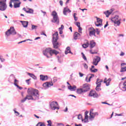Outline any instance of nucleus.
<instances>
[{
  "instance_id": "obj_50",
  "label": "nucleus",
  "mask_w": 126,
  "mask_h": 126,
  "mask_svg": "<svg viewBox=\"0 0 126 126\" xmlns=\"http://www.w3.org/2000/svg\"><path fill=\"white\" fill-rule=\"evenodd\" d=\"M78 120H82V115L81 114H79L78 116Z\"/></svg>"
},
{
  "instance_id": "obj_31",
  "label": "nucleus",
  "mask_w": 126,
  "mask_h": 126,
  "mask_svg": "<svg viewBox=\"0 0 126 126\" xmlns=\"http://www.w3.org/2000/svg\"><path fill=\"white\" fill-rule=\"evenodd\" d=\"M28 75L30 76V77H32V78H33V79L36 80L37 79V77L34 75V74L31 73H28Z\"/></svg>"
},
{
  "instance_id": "obj_56",
  "label": "nucleus",
  "mask_w": 126,
  "mask_h": 126,
  "mask_svg": "<svg viewBox=\"0 0 126 126\" xmlns=\"http://www.w3.org/2000/svg\"><path fill=\"white\" fill-rule=\"evenodd\" d=\"M83 65H84L85 68H86V69L88 68V66L87 65V64L86 63H84Z\"/></svg>"
},
{
  "instance_id": "obj_4",
  "label": "nucleus",
  "mask_w": 126,
  "mask_h": 126,
  "mask_svg": "<svg viewBox=\"0 0 126 126\" xmlns=\"http://www.w3.org/2000/svg\"><path fill=\"white\" fill-rule=\"evenodd\" d=\"M12 3H14V8H18V7H20L21 1H20V0H11V1L9 2V6L11 7V8L13 7Z\"/></svg>"
},
{
  "instance_id": "obj_42",
  "label": "nucleus",
  "mask_w": 126,
  "mask_h": 126,
  "mask_svg": "<svg viewBox=\"0 0 126 126\" xmlns=\"http://www.w3.org/2000/svg\"><path fill=\"white\" fill-rule=\"evenodd\" d=\"M81 54L82 55V57L84 61H87V58H86V56H85V55H84L83 53H82Z\"/></svg>"
},
{
  "instance_id": "obj_6",
  "label": "nucleus",
  "mask_w": 126,
  "mask_h": 126,
  "mask_svg": "<svg viewBox=\"0 0 126 126\" xmlns=\"http://www.w3.org/2000/svg\"><path fill=\"white\" fill-rule=\"evenodd\" d=\"M111 21L114 23L115 26H120L122 19L118 15H116L115 17L112 18Z\"/></svg>"
},
{
  "instance_id": "obj_45",
  "label": "nucleus",
  "mask_w": 126,
  "mask_h": 126,
  "mask_svg": "<svg viewBox=\"0 0 126 126\" xmlns=\"http://www.w3.org/2000/svg\"><path fill=\"white\" fill-rule=\"evenodd\" d=\"M90 70L92 72H97L98 71V69L94 68V69H90Z\"/></svg>"
},
{
  "instance_id": "obj_11",
  "label": "nucleus",
  "mask_w": 126,
  "mask_h": 126,
  "mask_svg": "<svg viewBox=\"0 0 126 126\" xmlns=\"http://www.w3.org/2000/svg\"><path fill=\"white\" fill-rule=\"evenodd\" d=\"M82 88L83 89L84 92L85 93L89 91V89H90V87L88 84H85L83 85Z\"/></svg>"
},
{
  "instance_id": "obj_40",
  "label": "nucleus",
  "mask_w": 126,
  "mask_h": 126,
  "mask_svg": "<svg viewBox=\"0 0 126 126\" xmlns=\"http://www.w3.org/2000/svg\"><path fill=\"white\" fill-rule=\"evenodd\" d=\"M36 126H46L45 124L42 123V122H39L37 125Z\"/></svg>"
},
{
  "instance_id": "obj_33",
  "label": "nucleus",
  "mask_w": 126,
  "mask_h": 126,
  "mask_svg": "<svg viewBox=\"0 0 126 126\" xmlns=\"http://www.w3.org/2000/svg\"><path fill=\"white\" fill-rule=\"evenodd\" d=\"M96 85L97 86L95 88V90H96V91H101V88H99V87H101V83Z\"/></svg>"
},
{
  "instance_id": "obj_2",
  "label": "nucleus",
  "mask_w": 126,
  "mask_h": 126,
  "mask_svg": "<svg viewBox=\"0 0 126 126\" xmlns=\"http://www.w3.org/2000/svg\"><path fill=\"white\" fill-rule=\"evenodd\" d=\"M43 54L47 59H50L52 58L53 55L57 56V55L60 54V52L55 49H52L51 48H48L43 51Z\"/></svg>"
},
{
  "instance_id": "obj_54",
  "label": "nucleus",
  "mask_w": 126,
  "mask_h": 126,
  "mask_svg": "<svg viewBox=\"0 0 126 126\" xmlns=\"http://www.w3.org/2000/svg\"><path fill=\"white\" fill-rule=\"evenodd\" d=\"M76 26H77V27L79 28L80 27V23L79 22H77L76 23Z\"/></svg>"
},
{
  "instance_id": "obj_20",
  "label": "nucleus",
  "mask_w": 126,
  "mask_h": 126,
  "mask_svg": "<svg viewBox=\"0 0 126 126\" xmlns=\"http://www.w3.org/2000/svg\"><path fill=\"white\" fill-rule=\"evenodd\" d=\"M74 40H77L80 36H81V34L80 33H78V32H75L74 34Z\"/></svg>"
},
{
  "instance_id": "obj_57",
  "label": "nucleus",
  "mask_w": 126,
  "mask_h": 126,
  "mask_svg": "<svg viewBox=\"0 0 126 126\" xmlns=\"http://www.w3.org/2000/svg\"><path fill=\"white\" fill-rule=\"evenodd\" d=\"M120 57H124L125 56V53L121 52V54H120Z\"/></svg>"
},
{
  "instance_id": "obj_63",
  "label": "nucleus",
  "mask_w": 126,
  "mask_h": 126,
  "mask_svg": "<svg viewBox=\"0 0 126 126\" xmlns=\"http://www.w3.org/2000/svg\"><path fill=\"white\" fill-rule=\"evenodd\" d=\"M41 12L43 13V15L44 16H45V15L47 13L46 12L43 11V10H41Z\"/></svg>"
},
{
  "instance_id": "obj_5",
  "label": "nucleus",
  "mask_w": 126,
  "mask_h": 126,
  "mask_svg": "<svg viewBox=\"0 0 126 126\" xmlns=\"http://www.w3.org/2000/svg\"><path fill=\"white\" fill-rule=\"evenodd\" d=\"M51 15L53 17V19L51 20V22L56 23V24H60V19L58 15V13H57L56 11H53L52 12Z\"/></svg>"
},
{
  "instance_id": "obj_24",
  "label": "nucleus",
  "mask_w": 126,
  "mask_h": 126,
  "mask_svg": "<svg viewBox=\"0 0 126 126\" xmlns=\"http://www.w3.org/2000/svg\"><path fill=\"white\" fill-rule=\"evenodd\" d=\"M77 87L75 86V85H73V86H69L68 87V89L69 90H70V91H75L76 90Z\"/></svg>"
},
{
  "instance_id": "obj_16",
  "label": "nucleus",
  "mask_w": 126,
  "mask_h": 126,
  "mask_svg": "<svg viewBox=\"0 0 126 126\" xmlns=\"http://www.w3.org/2000/svg\"><path fill=\"white\" fill-rule=\"evenodd\" d=\"M89 96H90V97H93L94 98H97V97H98V94L93 91H91Z\"/></svg>"
},
{
  "instance_id": "obj_25",
  "label": "nucleus",
  "mask_w": 126,
  "mask_h": 126,
  "mask_svg": "<svg viewBox=\"0 0 126 126\" xmlns=\"http://www.w3.org/2000/svg\"><path fill=\"white\" fill-rule=\"evenodd\" d=\"M10 30L11 31V35H16V32L15 31V30L14 29V28L13 27H11L10 28Z\"/></svg>"
},
{
  "instance_id": "obj_23",
  "label": "nucleus",
  "mask_w": 126,
  "mask_h": 126,
  "mask_svg": "<svg viewBox=\"0 0 126 126\" xmlns=\"http://www.w3.org/2000/svg\"><path fill=\"white\" fill-rule=\"evenodd\" d=\"M67 54H71V55H73L72 52L70 51V47L68 46L66 48L65 51V54L67 55Z\"/></svg>"
},
{
  "instance_id": "obj_58",
  "label": "nucleus",
  "mask_w": 126,
  "mask_h": 126,
  "mask_svg": "<svg viewBox=\"0 0 126 126\" xmlns=\"http://www.w3.org/2000/svg\"><path fill=\"white\" fill-rule=\"evenodd\" d=\"M30 80H31V79H29L26 80V82H27V83L28 85H29V81H30Z\"/></svg>"
},
{
  "instance_id": "obj_17",
  "label": "nucleus",
  "mask_w": 126,
  "mask_h": 126,
  "mask_svg": "<svg viewBox=\"0 0 126 126\" xmlns=\"http://www.w3.org/2000/svg\"><path fill=\"white\" fill-rule=\"evenodd\" d=\"M40 79L42 81H46L48 80V76L45 75H40Z\"/></svg>"
},
{
  "instance_id": "obj_48",
  "label": "nucleus",
  "mask_w": 126,
  "mask_h": 126,
  "mask_svg": "<svg viewBox=\"0 0 126 126\" xmlns=\"http://www.w3.org/2000/svg\"><path fill=\"white\" fill-rule=\"evenodd\" d=\"M0 60L2 63H3L5 60L2 58V56H0Z\"/></svg>"
},
{
  "instance_id": "obj_41",
  "label": "nucleus",
  "mask_w": 126,
  "mask_h": 126,
  "mask_svg": "<svg viewBox=\"0 0 126 126\" xmlns=\"http://www.w3.org/2000/svg\"><path fill=\"white\" fill-rule=\"evenodd\" d=\"M38 26H35L34 25H32V30H36Z\"/></svg>"
},
{
  "instance_id": "obj_32",
  "label": "nucleus",
  "mask_w": 126,
  "mask_h": 126,
  "mask_svg": "<svg viewBox=\"0 0 126 126\" xmlns=\"http://www.w3.org/2000/svg\"><path fill=\"white\" fill-rule=\"evenodd\" d=\"M28 9L29 10L26 11L27 13H31L32 14H33V13H34V10H33V9L28 8Z\"/></svg>"
},
{
  "instance_id": "obj_12",
  "label": "nucleus",
  "mask_w": 126,
  "mask_h": 126,
  "mask_svg": "<svg viewBox=\"0 0 126 126\" xmlns=\"http://www.w3.org/2000/svg\"><path fill=\"white\" fill-rule=\"evenodd\" d=\"M7 6L6 3H0V10L1 11H4L6 9Z\"/></svg>"
},
{
  "instance_id": "obj_14",
  "label": "nucleus",
  "mask_w": 126,
  "mask_h": 126,
  "mask_svg": "<svg viewBox=\"0 0 126 126\" xmlns=\"http://www.w3.org/2000/svg\"><path fill=\"white\" fill-rule=\"evenodd\" d=\"M96 22H95V26H97V27L99 26H102V19L96 17Z\"/></svg>"
},
{
  "instance_id": "obj_52",
  "label": "nucleus",
  "mask_w": 126,
  "mask_h": 126,
  "mask_svg": "<svg viewBox=\"0 0 126 126\" xmlns=\"http://www.w3.org/2000/svg\"><path fill=\"white\" fill-rule=\"evenodd\" d=\"M126 66V63H121V67H125Z\"/></svg>"
},
{
  "instance_id": "obj_18",
  "label": "nucleus",
  "mask_w": 126,
  "mask_h": 126,
  "mask_svg": "<svg viewBox=\"0 0 126 126\" xmlns=\"http://www.w3.org/2000/svg\"><path fill=\"white\" fill-rule=\"evenodd\" d=\"M17 82H18V80H17L15 78V79L14 80V85H15L16 87L20 89V90H22V89H23V88L17 85Z\"/></svg>"
},
{
  "instance_id": "obj_37",
  "label": "nucleus",
  "mask_w": 126,
  "mask_h": 126,
  "mask_svg": "<svg viewBox=\"0 0 126 126\" xmlns=\"http://www.w3.org/2000/svg\"><path fill=\"white\" fill-rule=\"evenodd\" d=\"M82 122H84V123H87V121H88V115H85V120H83L82 119Z\"/></svg>"
},
{
  "instance_id": "obj_62",
  "label": "nucleus",
  "mask_w": 126,
  "mask_h": 126,
  "mask_svg": "<svg viewBox=\"0 0 126 126\" xmlns=\"http://www.w3.org/2000/svg\"><path fill=\"white\" fill-rule=\"evenodd\" d=\"M94 111V109H92L90 110V115H91V114H92L93 112V111Z\"/></svg>"
},
{
  "instance_id": "obj_10",
  "label": "nucleus",
  "mask_w": 126,
  "mask_h": 126,
  "mask_svg": "<svg viewBox=\"0 0 126 126\" xmlns=\"http://www.w3.org/2000/svg\"><path fill=\"white\" fill-rule=\"evenodd\" d=\"M119 88L122 90V91H126V81L124 82H121L119 84Z\"/></svg>"
},
{
  "instance_id": "obj_34",
  "label": "nucleus",
  "mask_w": 126,
  "mask_h": 126,
  "mask_svg": "<svg viewBox=\"0 0 126 126\" xmlns=\"http://www.w3.org/2000/svg\"><path fill=\"white\" fill-rule=\"evenodd\" d=\"M27 99H28V100H31V99H29V97H28V95H26V96L25 97V98H24V99H22V100H21V103H24V102H26V100H27Z\"/></svg>"
},
{
  "instance_id": "obj_38",
  "label": "nucleus",
  "mask_w": 126,
  "mask_h": 126,
  "mask_svg": "<svg viewBox=\"0 0 126 126\" xmlns=\"http://www.w3.org/2000/svg\"><path fill=\"white\" fill-rule=\"evenodd\" d=\"M126 71V66L125 67H122L120 72H125Z\"/></svg>"
},
{
  "instance_id": "obj_59",
  "label": "nucleus",
  "mask_w": 126,
  "mask_h": 126,
  "mask_svg": "<svg viewBox=\"0 0 126 126\" xmlns=\"http://www.w3.org/2000/svg\"><path fill=\"white\" fill-rule=\"evenodd\" d=\"M63 28H64V27L63 26V25H61V28H59V30H63Z\"/></svg>"
},
{
  "instance_id": "obj_13",
  "label": "nucleus",
  "mask_w": 126,
  "mask_h": 126,
  "mask_svg": "<svg viewBox=\"0 0 126 126\" xmlns=\"http://www.w3.org/2000/svg\"><path fill=\"white\" fill-rule=\"evenodd\" d=\"M88 30L89 32V36H90V37H92L93 36V35H94V33H95V32L96 31V30H95L93 28V27L89 28Z\"/></svg>"
},
{
  "instance_id": "obj_21",
  "label": "nucleus",
  "mask_w": 126,
  "mask_h": 126,
  "mask_svg": "<svg viewBox=\"0 0 126 126\" xmlns=\"http://www.w3.org/2000/svg\"><path fill=\"white\" fill-rule=\"evenodd\" d=\"M99 113L98 112H93L90 114V119H94L95 118V116H98Z\"/></svg>"
},
{
  "instance_id": "obj_60",
  "label": "nucleus",
  "mask_w": 126,
  "mask_h": 126,
  "mask_svg": "<svg viewBox=\"0 0 126 126\" xmlns=\"http://www.w3.org/2000/svg\"><path fill=\"white\" fill-rule=\"evenodd\" d=\"M89 77V76H87L86 77L85 80H86V82H90V81H89V80H88V77Z\"/></svg>"
},
{
  "instance_id": "obj_44",
  "label": "nucleus",
  "mask_w": 126,
  "mask_h": 126,
  "mask_svg": "<svg viewBox=\"0 0 126 126\" xmlns=\"http://www.w3.org/2000/svg\"><path fill=\"white\" fill-rule=\"evenodd\" d=\"M56 125L57 126H64V125L61 123H57Z\"/></svg>"
},
{
  "instance_id": "obj_29",
  "label": "nucleus",
  "mask_w": 126,
  "mask_h": 126,
  "mask_svg": "<svg viewBox=\"0 0 126 126\" xmlns=\"http://www.w3.org/2000/svg\"><path fill=\"white\" fill-rule=\"evenodd\" d=\"M77 93L78 94H82V93H85L84 91H83V89L82 88H79L77 90Z\"/></svg>"
},
{
  "instance_id": "obj_22",
  "label": "nucleus",
  "mask_w": 126,
  "mask_h": 126,
  "mask_svg": "<svg viewBox=\"0 0 126 126\" xmlns=\"http://www.w3.org/2000/svg\"><path fill=\"white\" fill-rule=\"evenodd\" d=\"M95 46H96V42H95V41H94V40L91 41L90 43V49H93V48H94V47H95Z\"/></svg>"
},
{
  "instance_id": "obj_35",
  "label": "nucleus",
  "mask_w": 126,
  "mask_h": 126,
  "mask_svg": "<svg viewBox=\"0 0 126 126\" xmlns=\"http://www.w3.org/2000/svg\"><path fill=\"white\" fill-rule=\"evenodd\" d=\"M82 47L84 49H86V48H88V47H89V43L87 42L86 43H84V44L82 45Z\"/></svg>"
},
{
  "instance_id": "obj_55",
  "label": "nucleus",
  "mask_w": 126,
  "mask_h": 126,
  "mask_svg": "<svg viewBox=\"0 0 126 126\" xmlns=\"http://www.w3.org/2000/svg\"><path fill=\"white\" fill-rule=\"evenodd\" d=\"M96 32L97 35H99L100 34V31H99V29H96Z\"/></svg>"
},
{
  "instance_id": "obj_53",
  "label": "nucleus",
  "mask_w": 126,
  "mask_h": 126,
  "mask_svg": "<svg viewBox=\"0 0 126 126\" xmlns=\"http://www.w3.org/2000/svg\"><path fill=\"white\" fill-rule=\"evenodd\" d=\"M59 3L60 5H61V6H63V0H60L59 1Z\"/></svg>"
},
{
  "instance_id": "obj_30",
  "label": "nucleus",
  "mask_w": 126,
  "mask_h": 126,
  "mask_svg": "<svg viewBox=\"0 0 126 126\" xmlns=\"http://www.w3.org/2000/svg\"><path fill=\"white\" fill-rule=\"evenodd\" d=\"M10 30H11L10 29H8L7 30V31H6L5 32V34L6 37H8L9 36H10V35H11V32L10 31Z\"/></svg>"
},
{
  "instance_id": "obj_43",
  "label": "nucleus",
  "mask_w": 126,
  "mask_h": 126,
  "mask_svg": "<svg viewBox=\"0 0 126 126\" xmlns=\"http://www.w3.org/2000/svg\"><path fill=\"white\" fill-rule=\"evenodd\" d=\"M16 110V108L14 109L13 111H14L15 114H16V116H19V115H20V113H19V112L16 111V110Z\"/></svg>"
},
{
  "instance_id": "obj_47",
  "label": "nucleus",
  "mask_w": 126,
  "mask_h": 126,
  "mask_svg": "<svg viewBox=\"0 0 126 126\" xmlns=\"http://www.w3.org/2000/svg\"><path fill=\"white\" fill-rule=\"evenodd\" d=\"M6 0H0V3H6Z\"/></svg>"
},
{
  "instance_id": "obj_9",
  "label": "nucleus",
  "mask_w": 126,
  "mask_h": 126,
  "mask_svg": "<svg viewBox=\"0 0 126 126\" xmlns=\"http://www.w3.org/2000/svg\"><path fill=\"white\" fill-rule=\"evenodd\" d=\"M54 84L52 82H46L43 84V87L45 88V89H48V88L53 86Z\"/></svg>"
},
{
  "instance_id": "obj_49",
  "label": "nucleus",
  "mask_w": 126,
  "mask_h": 126,
  "mask_svg": "<svg viewBox=\"0 0 126 126\" xmlns=\"http://www.w3.org/2000/svg\"><path fill=\"white\" fill-rule=\"evenodd\" d=\"M78 32L79 33H82V28H81V27H79L78 28Z\"/></svg>"
},
{
  "instance_id": "obj_36",
  "label": "nucleus",
  "mask_w": 126,
  "mask_h": 126,
  "mask_svg": "<svg viewBox=\"0 0 126 126\" xmlns=\"http://www.w3.org/2000/svg\"><path fill=\"white\" fill-rule=\"evenodd\" d=\"M88 76H90L89 78V81H91V78H93L94 75L93 74H89L88 75Z\"/></svg>"
},
{
  "instance_id": "obj_64",
  "label": "nucleus",
  "mask_w": 126,
  "mask_h": 126,
  "mask_svg": "<svg viewBox=\"0 0 126 126\" xmlns=\"http://www.w3.org/2000/svg\"><path fill=\"white\" fill-rule=\"evenodd\" d=\"M108 25L109 24H108V22H106V24L105 25L104 28H106V27H107Z\"/></svg>"
},
{
  "instance_id": "obj_61",
  "label": "nucleus",
  "mask_w": 126,
  "mask_h": 126,
  "mask_svg": "<svg viewBox=\"0 0 126 126\" xmlns=\"http://www.w3.org/2000/svg\"><path fill=\"white\" fill-rule=\"evenodd\" d=\"M90 52L91 54H92L93 55L94 54H97V52H93L92 50H90Z\"/></svg>"
},
{
  "instance_id": "obj_51",
  "label": "nucleus",
  "mask_w": 126,
  "mask_h": 126,
  "mask_svg": "<svg viewBox=\"0 0 126 126\" xmlns=\"http://www.w3.org/2000/svg\"><path fill=\"white\" fill-rule=\"evenodd\" d=\"M79 76L80 77H83V76L84 75V74L79 72Z\"/></svg>"
},
{
  "instance_id": "obj_26",
  "label": "nucleus",
  "mask_w": 126,
  "mask_h": 126,
  "mask_svg": "<svg viewBox=\"0 0 126 126\" xmlns=\"http://www.w3.org/2000/svg\"><path fill=\"white\" fill-rule=\"evenodd\" d=\"M111 78H109L107 80V78H105L104 81V83H106V86H109L110 85V82H111Z\"/></svg>"
},
{
  "instance_id": "obj_19",
  "label": "nucleus",
  "mask_w": 126,
  "mask_h": 126,
  "mask_svg": "<svg viewBox=\"0 0 126 126\" xmlns=\"http://www.w3.org/2000/svg\"><path fill=\"white\" fill-rule=\"evenodd\" d=\"M20 22H21V23H22L23 27H24V28H27V27H28V24H29V22L28 21H20Z\"/></svg>"
},
{
  "instance_id": "obj_28",
  "label": "nucleus",
  "mask_w": 126,
  "mask_h": 126,
  "mask_svg": "<svg viewBox=\"0 0 126 126\" xmlns=\"http://www.w3.org/2000/svg\"><path fill=\"white\" fill-rule=\"evenodd\" d=\"M15 79V77L13 74H12L10 76L9 78V82L11 83V82H12V81H13V80H14Z\"/></svg>"
},
{
  "instance_id": "obj_1",
  "label": "nucleus",
  "mask_w": 126,
  "mask_h": 126,
  "mask_svg": "<svg viewBox=\"0 0 126 126\" xmlns=\"http://www.w3.org/2000/svg\"><path fill=\"white\" fill-rule=\"evenodd\" d=\"M28 97L30 100L35 101L36 100H39L40 97V94H39V91L35 89L32 88H29L27 90Z\"/></svg>"
},
{
  "instance_id": "obj_27",
  "label": "nucleus",
  "mask_w": 126,
  "mask_h": 126,
  "mask_svg": "<svg viewBox=\"0 0 126 126\" xmlns=\"http://www.w3.org/2000/svg\"><path fill=\"white\" fill-rule=\"evenodd\" d=\"M66 12H71V11L67 7H65L63 9V13L64 15H66Z\"/></svg>"
},
{
  "instance_id": "obj_3",
  "label": "nucleus",
  "mask_w": 126,
  "mask_h": 126,
  "mask_svg": "<svg viewBox=\"0 0 126 126\" xmlns=\"http://www.w3.org/2000/svg\"><path fill=\"white\" fill-rule=\"evenodd\" d=\"M59 34L58 33V32H55V33L53 35V48L54 49H59V47H60V45L59 42H57L59 39Z\"/></svg>"
},
{
  "instance_id": "obj_7",
  "label": "nucleus",
  "mask_w": 126,
  "mask_h": 126,
  "mask_svg": "<svg viewBox=\"0 0 126 126\" xmlns=\"http://www.w3.org/2000/svg\"><path fill=\"white\" fill-rule=\"evenodd\" d=\"M58 102L57 101H52L51 103H50V107L52 110H53V111H55V110H56V109H57V110H59L60 109V108H59L58 107Z\"/></svg>"
},
{
  "instance_id": "obj_39",
  "label": "nucleus",
  "mask_w": 126,
  "mask_h": 126,
  "mask_svg": "<svg viewBox=\"0 0 126 126\" xmlns=\"http://www.w3.org/2000/svg\"><path fill=\"white\" fill-rule=\"evenodd\" d=\"M101 82H103V80H100V79L97 78L96 79V84H99V83H101Z\"/></svg>"
},
{
  "instance_id": "obj_15",
  "label": "nucleus",
  "mask_w": 126,
  "mask_h": 126,
  "mask_svg": "<svg viewBox=\"0 0 126 126\" xmlns=\"http://www.w3.org/2000/svg\"><path fill=\"white\" fill-rule=\"evenodd\" d=\"M114 10L115 9L112 8L109 10L104 12L103 13L104 14H105L106 17H109V16H110V15H111V14H112V12H113V11H114Z\"/></svg>"
},
{
  "instance_id": "obj_46",
  "label": "nucleus",
  "mask_w": 126,
  "mask_h": 126,
  "mask_svg": "<svg viewBox=\"0 0 126 126\" xmlns=\"http://www.w3.org/2000/svg\"><path fill=\"white\" fill-rule=\"evenodd\" d=\"M47 123L48 124V126H52V121L51 120L47 121Z\"/></svg>"
},
{
  "instance_id": "obj_8",
  "label": "nucleus",
  "mask_w": 126,
  "mask_h": 126,
  "mask_svg": "<svg viewBox=\"0 0 126 126\" xmlns=\"http://www.w3.org/2000/svg\"><path fill=\"white\" fill-rule=\"evenodd\" d=\"M100 61L101 58H100V57L97 56H95L93 59V64L94 65H98V63H99Z\"/></svg>"
}]
</instances>
